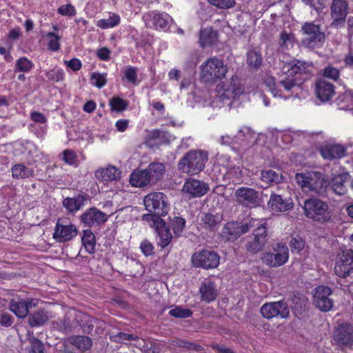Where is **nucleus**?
Returning a JSON list of instances; mask_svg holds the SVG:
<instances>
[{"label":"nucleus","instance_id":"1","mask_svg":"<svg viewBox=\"0 0 353 353\" xmlns=\"http://www.w3.org/2000/svg\"><path fill=\"white\" fill-rule=\"evenodd\" d=\"M163 164L152 163L144 170H135L130 175V183L134 187H144L156 184L163 177Z\"/></svg>","mask_w":353,"mask_h":353},{"label":"nucleus","instance_id":"2","mask_svg":"<svg viewBox=\"0 0 353 353\" xmlns=\"http://www.w3.org/2000/svg\"><path fill=\"white\" fill-rule=\"evenodd\" d=\"M295 179L302 188L319 196H325L328 183L323 173L320 172L297 173Z\"/></svg>","mask_w":353,"mask_h":353},{"label":"nucleus","instance_id":"3","mask_svg":"<svg viewBox=\"0 0 353 353\" xmlns=\"http://www.w3.org/2000/svg\"><path fill=\"white\" fill-rule=\"evenodd\" d=\"M208 153L202 150H191L179 161L178 168L183 173L195 174L204 169Z\"/></svg>","mask_w":353,"mask_h":353},{"label":"nucleus","instance_id":"4","mask_svg":"<svg viewBox=\"0 0 353 353\" xmlns=\"http://www.w3.org/2000/svg\"><path fill=\"white\" fill-rule=\"evenodd\" d=\"M305 216L321 223H327L332 219V212L326 202L319 199H307L304 203Z\"/></svg>","mask_w":353,"mask_h":353},{"label":"nucleus","instance_id":"5","mask_svg":"<svg viewBox=\"0 0 353 353\" xmlns=\"http://www.w3.org/2000/svg\"><path fill=\"white\" fill-rule=\"evenodd\" d=\"M227 71L221 59L216 57L210 58L201 66V79L205 83H214L224 78Z\"/></svg>","mask_w":353,"mask_h":353},{"label":"nucleus","instance_id":"6","mask_svg":"<svg viewBox=\"0 0 353 353\" xmlns=\"http://www.w3.org/2000/svg\"><path fill=\"white\" fill-rule=\"evenodd\" d=\"M144 205L149 212L145 215H152L154 218L165 216L168 214L169 206L168 198L162 192H157L148 194L144 197Z\"/></svg>","mask_w":353,"mask_h":353},{"label":"nucleus","instance_id":"7","mask_svg":"<svg viewBox=\"0 0 353 353\" xmlns=\"http://www.w3.org/2000/svg\"><path fill=\"white\" fill-rule=\"evenodd\" d=\"M252 230L253 239L246 243L245 249L249 253L255 254L261 251L268 243V224L256 223V226Z\"/></svg>","mask_w":353,"mask_h":353},{"label":"nucleus","instance_id":"8","mask_svg":"<svg viewBox=\"0 0 353 353\" xmlns=\"http://www.w3.org/2000/svg\"><path fill=\"white\" fill-rule=\"evenodd\" d=\"M305 38L302 40V44L309 48H314L321 46L325 40V33L321 30L320 26L313 22L305 23L301 28Z\"/></svg>","mask_w":353,"mask_h":353},{"label":"nucleus","instance_id":"9","mask_svg":"<svg viewBox=\"0 0 353 353\" xmlns=\"http://www.w3.org/2000/svg\"><path fill=\"white\" fill-rule=\"evenodd\" d=\"M236 202L248 208L259 206L262 203L261 192L254 188L241 187L234 192Z\"/></svg>","mask_w":353,"mask_h":353},{"label":"nucleus","instance_id":"10","mask_svg":"<svg viewBox=\"0 0 353 353\" xmlns=\"http://www.w3.org/2000/svg\"><path fill=\"white\" fill-rule=\"evenodd\" d=\"M260 312L261 315L267 319L274 317L287 319L290 315V307L287 301L281 300L263 304Z\"/></svg>","mask_w":353,"mask_h":353},{"label":"nucleus","instance_id":"11","mask_svg":"<svg viewBox=\"0 0 353 353\" xmlns=\"http://www.w3.org/2000/svg\"><path fill=\"white\" fill-rule=\"evenodd\" d=\"M78 234L77 227L70 223L65 218L57 219L53 234V238L59 243L67 242Z\"/></svg>","mask_w":353,"mask_h":353},{"label":"nucleus","instance_id":"12","mask_svg":"<svg viewBox=\"0 0 353 353\" xmlns=\"http://www.w3.org/2000/svg\"><path fill=\"white\" fill-rule=\"evenodd\" d=\"M142 219L150 223L151 227L155 228L160 241L159 245L162 248L168 246L172 239L170 228L166 226L165 222L159 217L154 218L152 215H143Z\"/></svg>","mask_w":353,"mask_h":353},{"label":"nucleus","instance_id":"13","mask_svg":"<svg viewBox=\"0 0 353 353\" xmlns=\"http://www.w3.org/2000/svg\"><path fill=\"white\" fill-rule=\"evenodd\" d=\"M192 263L196 268L203 269L215 268L219 264L220 257L214 251L203 250L192 256Z\"/></svg>","mask_w":353,"mask_h":353},{"label":"nucleus","instance_id":"14","mask_svg":"<svg viewBox=\"0 0 353 353\" xmlns=\"http://www.w3.org/2000/svg\"><path fill=\"white\" fill-rule=\"evenodd\" d=\"M268 207L274 212H285L293 208L294 202L288 192H272L268 202Z\"/></svg>","mask_w":353,"mask_h":353},{"label":"nucleus","instance_id":"15","mask_svg":"<svg viewBox=\"0 0 353 353\" xmlns=\"http://www.w3.org/2000/svg\"><path fill=\"white\" fill-rule=\"evenodd\" d=\"M332 290L325 285L315 288L313 294L314 305L322 312H328L333 307V300L331 299Z\"/></svg>","mask_w":353,"mask_h":353},{"label":"nucleus","instance_id":"16","mask_svg":"<svg viewBox=\"0 0 353 353\" xmlns=\"http://www.w3.org/2000/svg\"><path fill=\"white\" fill-rule=\"evenodd\" d=\"M288 259V248L285 245L278 244L273 252H267L262 257L263 262L271 268L279 267L284 264Z\"/></svg>","mask_w":353,"mask_h":353},{"label":"nucleus","instance_id":"17","mask_svg":"<svg viewBox=\"0 0 353 353\" xmlns=\"http://www.w3.org/2000/svg\"><path fill=\"white\" fill-rule=\"evenodd\" d=\"M353 271V250L343 251L339 254L334 267L335 274L339 277L345 278Z\"/></svg>","mask_w":353,"mask_h":353},{"label":"nucleus","instance_id":"18","mask_svg":"<svg viewBox=\"0 0 353 353\" xmlns=\"http://www.w3.org/2000/svg\"><path fill=\"white\" fill-rule=\"evenodd\" d=\"M347 3L345 0H333L331 5V17L333 21L331 26L339 28L343 26L347 14Z\"/></svg>","mask_w":353,"mask_h":353},{"label":"nucleus","instance_id":"19","mask_svg":"<svg viewBox=\"0 0 353 353\" xmlns=\"http://www.w3.org/2000/svg\"><path fill=\"white\" fill-rule=\"evenodd\" d=\"M334 339L340 346L353 345V325L348 323L338 325L334 333Z\"/></svg>","mask_w":353,"mask_h":353},{"label":"nucleus","instance_id":"20","mask_svg":"<svg viewBox=\"0 0 353 353\" xmlns=\"http://www.w3.org/2000/svg\"><path fill=\"white\" fill-rule=\"evenodd\" d=\"M107 220L108 215L94 207L88 209L81 216V222L88 227L99 225Z\"/></svg>","mask_w":353,"mask_h":353},{"label":"nucleus","instance_id":"21","mask_svg":"<svg viewBox=\"0 0 353 353\" xmlns=\"http://www.w3.org/2000/svg\"><path fill=\"white\" fill-rule=\"evenodd\" d=\"M312 69V64L305 61L295 60L292 62L288 63L287 65H283L282 68V72L286 74L290 73V74H293L294 76L296 75L299 78H301V76L302 74H310Z\"/></svg>","mask_w":353,"mask_h":353},{"label":"nucleus","instance_id":"22","mask_svg":"<svg viewBox=\"0 0 353 353\" xmlns=\"http://www.w3.org/2000/svg\"><path fill=\"white\" fill-rule=\"evenodd\" d=\"M260 179L263 183L261 187L265 188L283 183L285 179V176L283 175V172L279 170L268 169L261 171Z\"/></svg>","mask_w":353,"mask_h":353},{"label":"nucleus","instance_id":"23","mask_svg":"<svg viewBox=\"0 0 353 353\" xmlns=\"http://www.w3.org/2000/svg\"><path fill=\"white\" fill-rule=\"evenodd\" d=\"M219 92L223 93L220 95V99L223 101L225 99H235L242 93V90L239 85L237 78H232L230 85H226L225 83H219L216 87Z\"/></svg>","mask_w":353,"mask_h":353},{"label":"nucleus","instance_id":"24","mask_svg":"<svg viewBox=\"0 0 353 353\" xmlns=\"http://www.w3.org/2000/svg\"><path fill=\"white\" fill-rule=\"evenodd\" d=\"M209 188L206 183L192 179L187 180L183 187V191L193 197L202 196L206 194Z\"/></svg>","mask_w":353,"mask_h":353},{"label":"nucleus","instance_id":"25","mask_svg":"<svg viewBox=\"0 0 353 353\" xmlns=\"http://www.w3.org/2000/svg\"><path fill=\"white\" fill-rule=\"evenodd\" d=\"M316 94L321 101H328L335 94L334 86L330 82L320 79L316 83Z\"/></svg>","mask_w":353,"mask_h":353},{"label":"nucleus","instance_id":"26","mask_svg":"<svg viewBox=\"0 0 353 353\" xmlns=\"http://www.w3.org/2000/svg\"><path fill=\"white\" fill-rule=\"evenodd\" d=\"M35 306V303H33L32 300L26 301L22 299L18 301L12 299L10 302V310L19 318L26 316L29 310Z\"/></svg>","mask_w":353,"mask_h":353},{"label":"nucleus","instance_id":"27","mask_svg":"<svg viewBox=\"0 0 353 353\" xmlns=\"http://www.w3.org/2000/svg\"><path fill=\"white\" fill-rule=\"evenodd\" d=\"M145 20L149 18H152L153 24L157 29L159 28L164 31L170 28V22L172 21L171 17L166 13H159L157 12H152L148 13L144 16Z\"/></svg>","mask_w":353,"mask_h":353},{"label":"nucleus","instance_id":"28","mask_svg":"<svg viewBox=\"0 0 353 353\" xmlns=\"http://www.w3.org/2000/svg\"><path fill=\"white\" fill-rule=\"evenodd\" d=\"M350 179V176L347 172L334 175L331 180L333 191L339 195L345 194L347 192L346 183Z\"/></svg>","mask_w":353,"mask_h":353},{"label":"nucleus","instance_id":"29","mask_svg":"<svg viewBox=\"0 0 353 353\" xmlns=\"http://www.w3.org/2000/svg\"><path fill=\"white\" fill-rule=\"evenodd\" d=\"M88 199V195L79 194L74 198H65L63 201V207L70 213L74 212L80 210L83 206L85 205V202Z\"/></svg>","mask_w":353,"mask_h":353},{"label":"nucleus","instance_id":"30","mask_svg":"<svg viewBox=\"0 0 353 353\" xmlns=\"http://www.w3.org/2000/svg\"><path fill=\"white\" fill-rule=\"evenodd\" d=\"M346 150L341 145H332L321 149V153L324 159H341L345 155Z\"/></svg>","mask_w":353,"mask_h":353},{"label":"nucleus","instance_id":"31","mask_svg":"<svg viewBox=\"0 0 353 353\" xmlns=\"http://www.w3.org/2000/svg\"><path fill=\"white\" fill-rule=\"evenodd\" d=\"M121 172L114 166L100 168L96 170L95 176L102 181L117 180L120 178Z\"/></svg>","mask_w":353,"mask_h":353},{"label":"nucleus","instance_id":"32","mask_svg":"<svg viewBox=\"0 0 353 353\" xmlns=\"http://www.w3.org/2000/svg\"><path fill=\"white\" fill-rule=\"evenodd\" d=\"M222 220L223 216L221 214L219 213L213 214L212 212L205 214L201 219L204 228L211 231L216 230Z\"/></svg>","mask_w":353,"mask_h":353},{"label":"nucleus","instance_id":"33","mask_svg":"<svg viewBox=\"0 0 353 353\" xmlns=\"http://www.w3.org/2000/svg\"><path fill=\"white\" fill-rule=\"evenodd\" d=\"M284 76L279 81V85L282 86L285 90L289 92L295 86H299L304 81V79L299 78L298 76H294L290 73H283Z\"/></svg>","mask_w":353,"mask_h":353},{"label":"nucleus","instance_id":"34","mask_svg":"<svg viewBox=\"0 0 353 353\" xmlns=\"http://www.w3.org/2000/svg\"><path fill=\"white\" fill-rule=\"evenodd\" d=\"M48 321V312L43 309H39L28 315V323L31 327H39Z\"/></svg>","mask_w":353,"mask_h":353},{"label":"nucleus","instance_id":"35","mask_svg":"<svg viewBox=\"0 0 353 353\" xmlns=\"http://www.w3.org/2000/svg\"><path fill=\"white\" fill-rule=\"evenodd\" d=\"M199 292L201 295L202 301L210 303L216 299L217 292L214 288V285L212 282L202 283Z\"/></svg>","mask_w":353,"mask_h":353},{"label":"nucleus","instance_id":"36","mask_svg":"<svg viewBox=\"0 0 353 353\" xmlns=\"http://www.w3.org/2000/svg\"><path fill=\"white\" fill-rule=\"evenodd\" d=\"M256 222L257 221L255 219L232 221V225L235 228V232L239 239L241 235L246 234L256 226Z\"/></svg>","mask_w":353,"mask_h":353},{"label":"nucleus","instance_id":"37","mask_svg":"<svg viewBox=\"0 0 353 353\" xmlns=\"http://www.w3.org/2000/svg\"><path fill=\"white\" fill-rule=\"evenodd\" d=\"M217 41V33L212 28L203 29L200 31L199 41L202 47L214 44Z\"/></svg>","mask_w":353,"mask_h":353},{"label":"nucleus","instance_id":"38","mask_svg":"<svg viewBox=\"0 0 353 353\" xmlns=\"http://www.w3.org/2000/svg\"><path fill=\"white\" fill-rule=\"evenodd\" d=\"M81 242L83 246L88 253L93 254L95 252L96 238L90 229L83 231Z\"/></svg>","mask_w":353,"mask_h":353},{"label":"nucleus","instance_id":"39","mask_svg":"<svg viewBox=\"0 0 353 353\" xmlns=\"http://www.w3.org/2000/svg\"><path fill=\"white\" fill-rule=\"evenodd\" d=\"M70 343L81 352L89 350L92 345L91 339L85 336H75L70 339Z\"/></svg>","mask_w":353,"mask_h":353},{"label":"nucleus","instance_id":"40","mask_svg":"<svg viewBox=\"0 0 353 353\" xmlns=\"http://www.w3.org/2000/svg\"><path fill=\"white\" fill-rule=\"evenodd\" d=\"M246 62L250 69L258 70L262 65L261 53L256 50H249L247 53Z\"/></svg>","mask_w":353,"mask_h":353},{"label":"nucleus","instance_id":"41","mask_svg":"<svg viewBox=\"0 0 353 353\" xmlns=\"http://www.w3.org/2000/svg\"><path fill=\"white\" fill-rule=\"evenodd\" d=\"M76 317L81 319L82 324H80V325L81 326L83 332L92 335L93 329L94 328L95 325L97 324V323H99V319L91 318L83 314H78L76 315Z\"/></svg>","mask_w":353,"mask_h":353},{"label":"nucleus","instance_id":"42","mask_svg":"<svg viewBox=\"0 0 353 353\" xmlns=\"http://www.w3.org/2000/svg\"><path fill=\"white\" fill-rule=\"evenodd\" d=\"M234 229L235 228L232 225V221L225 224L221 233V240L225 242H234L237 240L238 237Z\"/></svg>","mask_w":353,"mask_h":353},{"label":"nucleus","instance_id":"43","mask_svg":"<svg viewBox=\"0 0 353 353\" xmlns=\"http://www.w3.org/2000/svg\"><path fill=\"white\" fill-rule=\"evenodd\" d=\"M12 176L16 179H26L34 176V170L23 165H15L12 168Z\"/></svg>","mask_w":353,"mask_h":353},{"label":"nucleus","instance_id":"44","mask_svg":"<svg viewBox=\"0 0 353 353\" xmlns=\"http://www.w3.org/2000/svg\"><path fill=\"white\" fill-rule=\"evenodd\" d=\"M336 100L341 109H350L353 105V91L346 90L340 94Z\"/></svg>","mask_w":353,"mask_h":353},{"label":"nucleus","instance_id":"45","mask_svg":"<svg viewBox=\"0 0 353 353\" xmlns=\"http://www.w3.org/2000/svg\"><path fill=\"white\" fill-rule=\"evenodd\" d=\"M28 341L30 343L29 353H46L43 343L33 336V333L28 332Z\"/></svg>","mask_w":353,"mask_h":353},{"label":"nucleus","instance_id":"46","mask_svg":"<svg viewBox=\"0 0 353 353\" xmlns=\"http://www.w3.org/2000/svg\"><path fill=\"white\" fill-rule=\"evenodd\" d=\"M170 224L174 234L179 236L185 227V221L182 217L174 216L172 219H170Z\"/></svg>","mask_w":353,"mask_h":353},{"label":"nucleus","instance_id":"47","mask_svg":"<svg viewBox=\"0 0 353 353\" xmlns=\"http://www.w3.org/2000/svg\"><path fill=\"white\" fill-rule=\"evenodd\" d=\"M120 21L119 15L113 14L107 19H101L97 22V26L103 29L114 27L118 25Z\"/></svg>","mask_w":353,"mask_h":353},{"label":"nucleus","instance_id":"48","mask_svg":"<svg viewBox=\"0 0 353 353\" xmlns=\"http://www.w3.org/2000/svg\"><path fill=\"white\" fill-rule=\"evenodd\" d=\"M173 344L179 347H183L188 350H194L196 352H200L203 349L200 345L180 339H175L173 341Z\"/></svg>","mask_w":353,"mask_h":353},{"label":"nucleus","instance_id":"49","mask_svg":"<svg viewBox=\"0 0 353 353\" xmlns=\"http://www.w3.org/2000/svg\"><path fill=\"white\" fill-rule=\"evenodd\" d=\"M110 105L112 111L121 112L127 108L128 103L121 98L113 97L110 101Z\"/></svg>","mask_w":353,"mask_h":353},{"label":"nucleus","instance_id":"50","mask_svg":"<svg viewBox=\"0 0 353 353\" xmlns=\"http://www.w3.org/2000/svg\"><path fill=\"white\" fill-rule=\"evenodd\" d=\"M294 41L293 34L288 33L286 31L283 30L279 37V46L282 48L287 49L290 45H292Z\"/></svg>","mask_w":353,"mask_h":353},{"label":"nucleus","instance_id":"51","mask_svg":"<svg viewBox=\"0 0 353 353\" xmlns=\"http://www.w3.org/2000/svg\"><path fill=\"white\" fill-rule=\"evenodd\" d=\"M169 314L172 316L185 319L191 316L192 312L190 309H183L181 307H176L175 308L170 310Z\"/></svg>","mask_w":353,"mask_h":353},{"label":"nucleus","instance_id":"52","mask_svg":"<svg viewBox=\"0 0 353 353\" xmlns=\"http://www.w3.org/2000/svg\"><path fill=\"white\" fill-rule=\"evenodd\" d=\"M92 84L99 88L104 86L107 82L105 74L99 72H94L91 74Z\"/></svg>","mask_w":353,"mask_h":353},{"label":"nucleus","instance_id":"53","mask_svg":"<svg viewBox=\"0 0 353 353\" xmlns=\"http://www.w3.org/2000/svg\"><path fill=\"white\" fill-rule=\"evenodd\" d=\"M46 37L49 38L48 48L52 51H57L60 49V37L53 32H48Z\"/></svg>","mask_w":353,"mask_h":353},{"label":"nucleus","instance_id":"54","mask_svg":"<svg viewBox=\"0 0 353 353\" xmlns=\"http://www.w3.org/2000/svg\"><path fill=\"white\" fill-rule=\"evenodd\" d=\"M32 63L30 60L26 57H21L17 61L15 70L28 72L32 68Z\"/></svg>","mask_w":353,"mask_h":353},{"label":"nucleus","instance_id":"55","mask_svg":"<svg viewBox=\"0 0 353 353\" xmlns=\"http://www.w3.org/2000/svg\"><path fill=\"white\" fill-rule=\"evenodd\" d=\"M323 74L326 78L336 81L339 77V70L332 66H327L324 68Z\"/></svg>","mask_w":353,"mask_h":353},{"label":"nucleus","instance_id":"56","mask_svg":"<svg viewBox=\"0 0 353 353\" xmlns=\"http://www.w3.org/2000/svg\"><path fill=\"white\" fill-rule=\"evenodd\" d=\"M125 78L128 79V81L133 84H137V70L134 67H129L125 70Z\"/></svg>","mask_w":353,"mask_h":353},{"label":"nucleus","instance_id":"57","mask_svg":"<svg viewBox=\"0 0 353 353\" xmlns=\"http://www.w3.org/2000/svg\"><path fill=\"white\" fill-rule=\"evenodd\" d=\"M212 5L223 9L232 7L235 4L234 0H208Z\"/></svg>","mask_w":353,"mask_h":353},{"label":"nucleus","instance_id":"58","mask_svg":"<svg viewBox=\"0 0 353 353\" xmlns=\"http://www.w3.org/2000/svg\"><path fill=\"white\" fill-rule=\"evenodd\" d=\"M58 12L64 16H74L76 14V10L72 4H66L59 7Z\"/></svg>","mask_w":353,"mask_h":353},{"label":"nucleus","instance_id":"59","mask_svg":"<svg viewBox=\"0 0 353 353\" xmlns=\"http://www.w3.org/2000/svg\"><path fill=\"white\" fill-rule=\"evenodd\" d=\"M46 76L49 80L60 81L63 79L64 73L62 70H52L48 72Z\"/></svg>","mask_w":353,"mask_h":353},{"label":"nucleus","instance_id":"60","mask_svg":"<svg viewBox=\"0 0 353 353\" xmlns=\"http://www.w3.org/2000/svg\"><path fill=\"white\" fill-rule=\"evenodd\" d=\"M140 248L145 256L154 254V246L148 240H144L141 242Z\"/></svg>","mask_w":353,"mask_h":353},{"label":"nucleus","instance_id":"61","mask_svg":"<svg viewBox=\"0 0 353 353\" xmlns=\"http://www.w3.org/2000/svg\"><path fill=\"white\" fill-rule=\"evenodd\" d=\"M110 338L113 339V341L117 343H121L123 340L130 341L134 339L133 335L128 334L124 332H119L113 336H110Z\"/></svg>","mask_w":353,"mask_h":353},{"label":"nucleus","instance_id":"62","mask_svg":"<svg viewBox=\"0 0 353 353\" xmlns=\"http://www.w3.org/2000/svg\"><path fill=\"white\" fill-rule=\"evenodd\" d=\"M63 160L69 163V164H73L74 163V161L77 158L76 154L72 150H66L63 152Z\"/></svg>","mask_w":353,"mask_h":353},{"label":"nucleus","instance_id":"63","mask_svg":"<svg viewBox=\"0 0 353 353\" xmlns=\"http://www.w3.org/2000/svg\"><path fill=\"white\" fill-rule=\"evenodd\" d=\"M66 65L74 71H78L81 68V63L78 59H72L70 61H65Z\"/></svg>","mask_w":353,"mask_h":353},{"label":"nucleus","instance_id":"64","mask_svg":"<svg viewBox=\"0 0 353 353\" xmlns=\"http://www.w3.org/2000/svg\"><path fill=\"white\" fill-rule=\"evenodd\" d=\"M328 1L329 0H314L313 3H312V8L316 12H320L327 6Z\"/></svg>","mask_w":353,"mask_h":353}]
</instances>
